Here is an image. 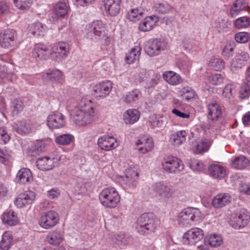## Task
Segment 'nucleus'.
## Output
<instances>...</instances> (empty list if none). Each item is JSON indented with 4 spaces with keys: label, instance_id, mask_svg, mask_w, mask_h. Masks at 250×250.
Segmentation results:
<instances>
[{
    "label": "nucleus",
    "instance_id": "nucleus-48",
    "mask_svg": "<svg viewBox=\"0 0 250 250\" xmlns=\"http://www.w3.org/2000/svg\"><path fill=\"white\" fill-rule=\"evenodd\" d=\"M250 25V18L247 16L240 17L234 21L235 28L241 29L248 27Z\"/></svg>",
    "mask_w": 250,
    "mask_h": 250
},
{
    "label": "nucleus",
    "instance_id": "nucleus-33",
    "mask_svg": "<svg viewBox=\"0 0 250 250\" xmlns=\"http://www.w3.org/2000/svg\"><path fill=\"white\" fill-rule=\"evenodd\" d=\"M163 78L165 81L172 85H178L182 81L181 77L172 71L164 72L163 74Z\"/></svg>",
    "mask_w": 250,
    "mask_h": 250
},
{
    "label": "nucleus",
    "instance_id": "nucleus-49",
    "mask_svg": "<svg viewBox=\"0 0 250 250\" xmlns=\"http://www.w3.org/2000/svg\"><path fill=\"white\" fill-rule=\"evenodd\" d=\"M143 14L142 10L138 8L132 9L128 12L127 17L129 21L135 22L142 18Z\"/></svg>",
    "mask_w": 250,
    "mask_h": 250
},
{
    "label": "nucleus",
    "instance_id": "nucleus-3",
    "mask_svg": "<svg viewBox=\"0 0 250 250\" xmlns=\"http://www.w3.org/2000/svg\"><path fill=\"white\" fill-rule=\"evenodd\" d=\"M99 198L100 203L105 208H114L120 203L121 196L115 188L110 187L102 190Z\"/></svg>",
    "mask_w": 250,
    "mask_h": 250
},
{
    "label": "nucleus",
    "instance_id": "nucleus-5",
    "mask_svg": "<svg viewBox=\"0 0 250 250\" xmlns=\"http://www.w3.org/2000/svg\"><path fill=\"white\" fill-rule=\"evenodd\" d=\"M201 217L200 210L195 208H188L183 209L179 214V223L183 226L190 225L194 221H198Z\"/></svg>",
    "mask_w": 250,
    "mask_h": 250
},
{
    "label": "nucleus",
    "instance_id": "nucleus-47",
    "mask_svg": "<svg viewBox=\"0 0 250 250\" xmlns=\"http://www.w3.org/2000/svg\"><path fill=\"white\" fill-rule=\"evenodd\" d=\"M235 47V45L233 42H228L223 48L222 53L223 56L228 60L232 56Z\"/></svg>",
    "mask_w": 250,
    "mask_h": 250
},
{
    "label": "nucleus",
    "instance_id": "nucleus-28",
    "mask_svg": "<svg viewBox=\"0 0 250 250\" xmlns=\"http://www.w3.org/2000/svg\"><path fill=\"white\" fill-rule=\"evenodd\" d=\"M64 240L62 233L59 230H55L49 232L46 237V241L52 245H59Z\"/></svg>",
    "mask_w": 250,
    "mask_h": 250
},
{
    "label": "nucleus",
    "instance_id": "nucleus-52",
    "mask_svg": "<svg viewBox=\"0 0 250 250\" xmlns=\"http://www.w3.org/2000/svg\"><path fill=\"white\" fill-rule=\"evenodd\" d=\"M15 6L21 10H27L31 6L33 0H13Z\"/></svg>",
    "mask_w": 250,
    "mask_h": 250
},
{
    "label": "nucleus",
    "instance_id": "nucleus-41",
    "mask_svg": "<svg viewBox=\"0 0 250 250\" xmlns=\"http://www.w3.org/2000/svg\"><path fill=\"white\" fill-rule=\"evenodd\" d=\"M13 239L12 232L5 231L2 236L0 247L3 250H8L13 243Z\"/></svg>",
    "mask_w": 250,
    "mask_h": 250
},
{
    "label": "nucleus",
    "instance_id": "nucleus-34",
    "mask_svg": "<svg viewBox=\"0 0 250 250\" xmlns=\"http://www.w3.org/2000/svg\"><path fill=\"white\" fill-rule=\"evenodd\" d=\"M212 143V140L209 138H204L198 142L194 149L195 154H201L207 151Z\"/></svg>",
    "mask_w": 250,
    "mask_h": 250
},
{
    "label": "nucleus",
    "instance_id": "nucleus-32",
    "mask_svg": "<svg viewBox=\"0 0 250 250\" xmlns=\"http://www.w3.org/2000/svg\"><path fill=\"white\" fill-rule=\"evenodd\" d=\"M231 197L228 193H220L215 196L212 200V205L215 208L226 206L231 202Z\"/></svg>",
    "mask_w": 250,
    "mask_h": 250
},
{
    "label": "nucleus",
    "instance_id": "nucleus-1",
    "mask_svg": "<svg viewBox=\"0 0 250 250\" xmlns=\"http://www.w3.org/2000/svg\"><path fill=\"white\" fill-rule=\"evenodd\" d=\"M95 115L91 100L84 97L79 101L76 107L71 113V118L77 125L84 126L92 123Z\"/></svg>",
    "mask_w": 250,
    "mask_h": 250
},
{
    "label": "nucleus",
    "instance_id": "nucleus-29",
    "mask_svg": "<svg viewBox=\"0 0 250 250\" xmlns=\"http://www.w3.org/2000/svg\"><path fill=\"white\" fill-rule=\"evenodd\" d=\"M208 172L209 175L212 177L220 180L224 178L226 175L225 168L218 164L210 165L208 168Z\"/></svg>",
    "mask_w": 250,
    "mask_h": 250
},
{
    "label": "nucleus",
    "instance_id": "nucleus-14",
    "mask_svg": "<svg viewBox=\"0 0 250 250\" xmlns=\"http://www.w3.org/2000/svg\"><path fill=\"white\" fill-rule=\"evenodd\" d=\"M42 77L44 81H49L54 87L61 85L64 81L62 72L58 69L48 70Z\"/></svg>",
    "mask_w": 250,
    "mask_h": 250
},
{
    "label": "nucleus",
    "instance_id": "nucleus-50",
    "mask_svg": "<svg viewBox=\"0 0 250 250\" xmlns=\"http://www.w3.org/2000/svg\"><path fill=\"white\" fill-rule=\"evenodd\" d=\"M155 10L160 14H166L169 13L171 10V6L167 2L156 3L154 5Z\"/></svg>",
    "mask_w": 250,
    "mask_h": 250
},
{
    "label": "nucleus",
    "instance_id": "nucleus-21",
    "mask_svg": "<svg viewBox=\"0 0 250 250\" xmlns=\"http://www.w3.org/2000/svg\"><path fill=\"white\" fill-rule=\"evenodd\" d=\"M249 59V54L246 52H241L236 55L231 62L230 68L232 71L241 68Z\"/></svg>",
    "mask_w": 250,
    "mask_h": 250
},
{
    "label": "nucleus",
    "instance_id": "nucleus-10",
    "mask_svg": "<svg viewBox=\"0 0 250 250\" xmlns=\"http://www.w3.org/2000/svg\"><path fill=\"white\" fill-rule=\"evenodd\" d=\"M250 216L248 211L244 208L240 209L230 219V224L235 229H240L247 226L249 222Z\"/></svg>",
    "mask_w": 250,
    "mask_h": 250
},
{
    "label": "nucleus",
    "instance_id": "nucleus-60",
    "mask_svg": "<svg viewBox=\"0 0 250 250\" xmlns=\"http://www.w3.org/2000/svg\"><path fill=\"white\" fill-rule=\"evenodd\" d=\"M75 5L82 7H86L92 4L95 0H72Z\"/></svg>",
    "mask_w": 250,
    "mask_h": 250
},
{
    "label": "nucleus",
    "instance_id": "nucleus-13",
    "mask_svg": "<svg viewBox=\"0 0 250 250\" xmlns=\"http://www.w3.org/2000/svg\"><path fill=\"white\" fill-rule=\"evenodd\" d=\"M36 198L35 193L31 190L19 194L14 200V204L18 208H26L31 205Z\"/></svg>",
    "mask_w": 250,
    "mask_h": 250
},
{
    "label": "nucleus",
    "instance_id": "nucleus-15",
    "mask_svg": "<svg viewBox=\"0 0 250 250\" xmlns=\"http://www.w3.org/2000/svg\"><path fill=\"white\" fill-rule=\"evenodd\" d=\"M46 123L50 129H59L65 126V118L61 113L54 112L48 116Z\"/></svg>",
    "mask_w": 250,
    "mask_h": 250
},
{
    "label": "nucleus",
    "instance_id": "nucleus-54",
    "mask_svg": "<svg viewBox=\"0 0 250 250\" xmlns=\"http://www.w3.org/2000/svg\"><path fill=\"white\" fill-rule=\"evenodd\" d=\"M188 165L193 171H200L204 169L203 163L197 159H190L188 162Z\"/></svg>",
    "mask_w": 250,
    "mask_h": 250
},
{
    "label": "nucleus",
    "instance_id": "nucleus-56",
    "mask_svg": "<svg viewBox=\"0 0 250 250\" xmlns=\"http://www.w3.org/2000/svg\"><path fill=\"white\" fill-rule=\"evenodd\" d=\"M235 39L238 43H245L247 42L250 39V35L246 32H240L236 34Z\"/></svg>",
    "mask_w": 250,
    "mask_h": 250
},
{
    "label": "nucleus",
    "instance_id": "nucleus-42",
    "mask_svg": "<svg viewBox=\"0 0 250 250\" xmlns=\"http://www.w3.org/2000/svg\"><path fill=\"white\" fill-rule=\"evenodd\" d=\"M23 103L19 99L12 100L10 103L11 114L13 116L17 115L21 112L23 109Z\"/></svg>",
    "mask_w": 250,
    "mask_h": 250
},
{
    "label": "nucleus",
    "instance_id": "nucleus-61",
    "mask_svg": "<svg viewBox=\"0 0 250 250\" xmlns=\"http://www.w3.org/2000/svg\"><path fill=\"white\" fill-rule=\"evenodd\" d=\"M233 90V86L232 84H227L223 90V95L228 98H230L232 95Z\"/></svg>",
    "mask_w": 250,
    "mask_h": 250
},
{
    "label": "nucleus",
    "instance_id": "nucleus-36",
    "mask_svg": "<svg viewBox=\"0 0 250 250\" xmlns=\"http://www.w3.org/2000/svg\"><path fill=\"white\" fill-rule=\"evenodd\" d=\"M141 50L142 48L139 45L133 47L131 50L126 54L125 60L126 62L129 64H132L138 61L140 58Z\"/></svg>",
    "mask_w": 250,
    "mask_h": 250
},
{
    "label": "nucleus",
    "instance_id": "nucleus-58",
    "mask_svg": "<svg viewBox=\"0 0 250 250\" xmlns=\"http://www.w3.org/2000/svg\"><path fill=\"white\" fill-rule=\"evenodd\" d=\"M239 93L240 97L242 99L249 97L250 96V85L244 83L240 87Z\"/></svg>",
    "mask_w": 250,
    "mask_h": 250
},
{
    "label": "nucleus",
    "instance_id": "nucleus-31",
    "mask_svg": "<svg viewBox=\"0 0 250 250\" xmlns=\"http://www.w3.org/2000/svg\"><path fill=\"white\" fill-rule=\"evenodd\" d=\"M140 117V112L136 109H129L124 114L123 119L126 124H133L137 122Z\"/></svg>",
    "mask_w": 250,
    "mask_h": 250
},
{
    "label": "nucleus",
    "instance_id": "nucleus-26",
    "mask_svg": "<svg viewBox=\"0 0 250 250\" xmlns=\"http://www.w3.org/2000/svg\"><path fill=\"white\" fill-rule=\"evenodd\" d=\"M248 7L247 0H236L231 6L230 14L232 17H236Z\"/></svg>",
    "mask_w": 250,
    "mask_h": 250
},
{
    "label": "nucleus",
    "instance_id": "nucleus-24",
    "mask_svg": "<svg viewBox=\"0 0 250 250\" xmlns=\"http://www.w3.org/2000/svg\"><path fill=\"white\" fill-rule=\"evenodd\" d=\"M121 0H104V8L111 16L118 15L120 10Z\"/></svg>",
    "mask_w": 250,
    "mask_h": 250
},
{
    "label": "nucleus",
    "instance_id": "nucleus-57",
    "mask_svg": "<svg viewBox=\"0 0 250 250\" xmlns=\"http://www.w3.org/2000/svg\"><path fill=\"white\" fill-rule=\"evenodd\" d=\"M224 77L221 74L211 75L208 78L209 82L213 85H219L223 82Z\"/></svg>",
    "mask_w": 250,
    "mask_h": 250
},
{
    "label": "nucleus",
    "instance_id": "nucleus-19",
    "mask_svg": "<svg viewBox=\"0 0 250 250\" xmlns=\"http://www.w3.org/2000/svg\"><path fill=\"white\" fill-rule=\"evenodd\" d=\"M16 31L8 29L4 30L0 34V45L2 47L9 48L14 43L16 37Z\"/></svg>",
    "mask_w": 250,
    "mask_h": 250
},
{
    "label": "nucleus",
    "instance_id": "nucleus-18",
    "mask_svg": "<svg viewBox=\"0 0 250 250\" xmlns=\"http://www.w3.org/2000/svg\"><path fill=\"white\" fill-rule=\"evenodd\" d=\"M153 189L154 192L162 199L169 198L173 194L171 188L163 182L155 183L153 186Z\"/></svg>",
    "mask_w": 250,
    "mask_h": 250
},
{
    "label": "nucleus",
    "instance_id": "nucleus-40",
    "mask_svg": "<svg viewBox=\"0 0 250 250\" xmlns=\"http://www.w3.org/2000/svg\"><path fill=\"white\" fill-rule=\"evenodd\" d=\"M205 242L212 247H216L221 245L223 242V239L220 235L211 233L206 236Z\"/></svg>",
    "mask_w": 250,
    "mask_h": 250
},
{
    "label": "nucleus",
    "instance_id": "nucleus-63",
    "mask_svg": "<svg viewBox=\"0 0 250 250\" xmlns=\"http://www.w3.org/2000/svg\"><path fill=\"white\" fill-rule=\"evenodd\" d=\"M172 113L176 116L183 119H188L190 117V114L189 113H184L176 108L172 110Z\"/></svg>",
    "mask_w": 250,
    "mask_h": 250
},
{
    "label": "nucleus",
    "instance_id": "nucleus-17",
    "mask_svg": "<svg viewBox=\"0 0 250 250\" xmlns=\"http://www.w3.org/2000/svg\"><path fill=\"white\" fill-rule=\"evenodd\" d=\"M112 88V83L109 81L99 83L93 87V94L97 98H104L109 95Z\"/></svg>",
    "mask_w": 250,
    "mask_h": 250
},
{
    "label": "nucleus",
    "instance_id": "nucleus-7",
    "mask_svg": "<svg viewBox=\"0 0 250 250\" xmlns=\"http://www.w3.org/2000/svg\"><path fill=\"white\" fill-rule=\"evenodd\" d=\"M60 216L54 210H49L43 212L39 219V225L42 229H50L59 223Z\"/></svg>",
    "mask_w": 250,
    "mask_h": 250
},
{
    "label": "nucleus",
    "instance_id": "nucleus-62",
    "mask_svg": "<svg viewBox=\"0 0 250 250\" xmlns=\"http://www.w3.org/2000/svg\"><path fill=\"white\" fill-rule=\"evenodd\" d=\"M8 189L6 185L0 181V200L5 197L8 193Z\"/></svg>",
    "mask_w": 250,
    "mask_h": 250
},
{
    "label": "nucleus",
    "instance_id": "nucleus-11",
    "mask_svg": "<svg viewBox=\"0 0 250 250\" xmlns=\"http://www.w3.org/2000/svg\"><path fill=\"white\" fill-rule=\"evenodd\" d=\"M204 232L198 228H192L187 231L183 236V243L186 245L194 246L204 237Z\"/></svg>",
    "mask_w": 250,
    "mask_h": 250
},
{
    "label": "nucleus",
    "instance_id": "nucleus-37",
    "mask_svg": "<svg viewBox=\"0 0 250 250\" xmlns=\"http://www.w3.org/2000/svg\"><path fill=\"white\" fill-rule=\"evenodd\" d=\"M68 10V5L64 1H59L54 7V13L57 17H65Z\"/></svg>",
    "mask_w": 250,
    "mask_h": 250
},
{
    "label": "nucleus",
    "instance_id": "nucleus-25",
    "mask_svg": "<svg viewBox=\"0 0 250 250\" xmlns=\"http://www.w3.org/2000/svg\"><path fill=\"white\" fill-rule=\"evenodd\" d=\"M222 115L220 106L216 101L211 102L208 105V118L211 121L217 120Z\"/></svg>",
    "mask_w": 250,
    "mask_h": 250
},
{
    "label": "nucleus",
    "instance_id": "nucleus-4",
    "mask_svg": "<svg viewBox=\"0 0 250 250\" xmlns=\"http://www.w3.org/2000/svg\"><path fill=\"white\" fill-rule=\"evenodd\" d=\"M156 228V220L152 213H143L137 220L136 229L140 234H149L154 232Z\"/></svg>",
    "mask_w": 250,
    "mask_h": 250
},
{
    "label": "nucleus",
    "instance_id": "nucleus-2",
    "mask_svg": "<svg viewBox=\"0 0 250 250\" xmlns=\"http://www.w3.org/2000/svg\"><path fill=\"white\" fill-rule=\"evenodd\" d=\"M84 33L87 39L95 42L107 38L105 25L101 20L94 21L87 24Z\"/></svg>",
    "mask_w": 250,
    "mask_h": 250
},
{
    "label": "nucleus",
    "instance_id": "nucleus-38",
    "mask_svg": "<svg viewBox=\"0 0 250 250\" xmlns=\"http://www.w3.org/2000/svg\"><path fill=\"white\" fill-rule=\"evenodd\" d=\"M2 221L4 223L12 226L16 225L19 219L14 211L12 210H6L2 215Z\"/></svg>",
    "mask_w": 250,
    "mask_h": 250
},
{
    "label": "nucleus",
    "instance_id": "nucleus-35",
    "mask_svg": "<svg viewBox=\"0 0 250 250\" xmlns=\"http://www.w3.org/2000/svg\"><path fill=\"white\" fill-rule=\"evenodd\" d=\"M142 93L138 89H134L127 92L123 97V101L127 104H133L139 100Z\"/></svg>",
    "mask_w": 250,
    "mask_h": 250
},
{
    "label": "nucleus",
    "instance_id": "nucleus-30",
    "mask_svg": "<svg viewBox=\"0 0 250 250\" xmlns=\"http://www.w3.org/2000/svg\"><path fill=\"white\" fill-rule=\"evenodd\" d=\"M158 21V19L155 16L147 17L141 21L139 29L144 32L150 31L156 25Z\"/></svg>",
    "mask_w": 250,
    "mask_h": 250
},
{
    "label": "nucleus",
    "instance_id": "nucleus-12",
    "mask_svg": "<svg viewBox=\"0 0 250 250\" xmlns=\"http://www.w3.org/2000/svg\"><path fill=\"white\" fill-rule=\"evenodd\" d=\"M138 175L136 167H130L127 168L125 176L122 177L124 188L127 190L134 189L137 185Z\"/></svg>",
    "mask_w": 250,
    "mask_h": 250
},
{
    "label": "nucleus",
    "instance_id": "nucleus-20",
    "mask_svg": "<svg viewBox=\"0 0 250 250\" xmlns=\"http://www.w3.org/2000/svg\"><path fill=\"white\" fill-rule=\"evenodd\" d=\"M136 145L139 146L138 148L139 151L143 154L151 151L154 146L152 138L147 135L141 136Z\"/></svg>",
    "mask_w": 250,
    "mask_h": 250
},
{
    "label": "nucleus",
    "instance_id": "nucleus-27",
    "mask_svg": "<svg viewBox=\"0 0 250 250\" xmlns=\"http://www.w3.org/2000/svg\"><path fill=\"white\" fill-rule=\"evenodd\" d=\"M33 178L30 170L27 168H22L17 173L16 180L20 184L26 185L31 183Z\"/></svg>",
    "mask_w": 250,
    "mask_h": 250
},
{
    "label": "nucleus",
    "instance_id": "nucleus-44",
    "mask_svg": "<svg viewBox=\"0 0 250 250\" xmlns=\"http://www.w3.org/2000/svg\"><path fill=\"white\" fill-rule=\"evenodd\" d=\"M74 140V137L72 135L64 134L56 137L55 141L58 145L65 146L69 145Z\"/></svg>",
    "mask_w": 250,
    "mask_h": 250
},
{
    "label": "nucleus",
    "instance_id": "nucleus-39",
    "mask_svg": "<svg viewBox=\"0 0 250 250\" xmlns=\"http://www.w3.org/2000/svg\"><path fill=\"white\" fill-rule=\"evenodd\" d=\"M29 31L33 35L43 36L47 31V27L40 22H35L28 26Z\"/></svg>",
    "mask_w": 250,
    "mask_h": 250
},
{
    "label": "nucleus",
    "instance_id": "nucleus-23",
    "mask_svg": "<svg viewBox=\"0 0 250 250\" xmlns=\"http://www.w3.org/2000/svg\"><path fill=\"white\" fill-rule=\"evenodd\" d=\"M55 160H57V159L54 157L51 158L48 156L40 157L37 160V166L39 169L42 171L50 170L54 167Z\"/></svg>",
    "mask_w": 250,
    "mask_h": 250
},
{
    "label": "nucleus",
    "instance_id": "nucleus-55",
    "mask_svg": "<svg viewBox=\"0 0 250 250\" xmlns=\"http://www.w3.org/2000/svg\"><path fill=\"white\" fill-rule=\"evenodd\" d=\"M210 64L212 69L215 71H220L225 67L224 62L219 58L212 59L210 62Z\"/></svg>",
    "mask_w": 250,
    "mask_h": 250
},
{
    "label": "nucleus",
    "instance_id": "nucleus-6",
    "mask_svg": "<svg viewBox=\"0 0 250 250\" xmlns=\"http://www.w3.org/2000/svg\"><path fill=\"white\" fill-rule=\"evenodd\" d=\"M163 168L170 173H178L184 168L182 161L176 157L169 156L165 157L162 163Z\"/></svg>",
    "mask_w": 250,
    "mask_h": 250
},
{
    "label": "nucleus",
    "instance_id": "nucleus-64",
    "mask_svg": "<svg viewBox=\"0 0 250 250\" xmlns=\"http://www.w3.org/2000/svg\"><path fill=\"white\" fill-rule=\"evenodd\" d=\"M60 194V191L58 189L52 188L47 192L48 197L51 199L58 198Z\"/></svg>",
    "mask_w": 250,
    "mask_h": 250
},
{
    "label": "nucleus",
    "instance_id": "nucleus-9",
    "mask_svg": "<svg viewBox=\"0 0 250 250\" xmlns=\"http://www.w3.org/2000/svg\"><path fill=\"white\" fill-rule=\"evenodd\" d=\"M69 52V45L64 42L54 44L51 49V57L58 62H62L67 57Z\"/></svg>",
    "mask_w": 250,
    "mask_h": 250
},
{
    "label": "nucleus",
    "instance_id": "nucleus-22",
    "mask_svg": "<svg viewBox=\"0 0 250 250\" xmlns=\"http://www.w3.org/2000/svg\"><path fill=\"white\" fill-rule=\"evenodd\" d=\"M32 56L36 60H46L51 56V50L44 44H38L32 51Z\"/></svg>",
    "mask_w": 250,
    "mask_h": 250
},
{
    "label": "nucleus",
    "instance_id": "nucleus-8",
    "mask_svg": "<svg viewBox=\"0 0 250 250\" xmlns=\"http://www.w3.org/2000/svg\"><path fill=\"white\" fill-rule=\"evenodd\" d=\"M167 47V43L158 39H151L147 41L145 46L146 53L150 57L159 55Z\"/></svg>",
    "mask_w": 250,
    "mask_h": 250
},
{
    "label": "nucleus",
    "instance_id": "nucleus-51",
    "mask_svg": "<svg viewBox=\"0 0 250 250\" xmlns=\"http://www.w3.org/2000/svg\"><path fill=\"white\" fill-rule=\"evenodd\" d=\"M13 128L20 134H25L28 132V127L25 120H22L15 123L13 125Z\"/></svg>",
    "mask_w": 250,
    "mask_h": 250
},
{
    "label": "nucleus",
    "instance_id": "nucleus-53",
    "mask_svg": "<svg viewBox=\"0 0 250 250\" xmlns=\"http://www.w3.org/2000/svg\"><path fill=\"white\" fill-rule=\"evenodd\" d=\"M12 162V156L6 150L0 149V163L5 166L10 165Z\"/></svg>",
    "mask_w": 250,
    "mask_h": 250
},
{
    "label": "nucleus",
    "instance_id": "nucleus-43",
    "mask_svg": "<svg viewBox=\"0 0 250 250\" xmlns=\"http://www.w3.org/2000/svg\"><path fill=\"white\" fill-rule=\"evenodd\" d=\"M187 133L185 130L177 131L171 135V139L175 145H179L183 144L186 139Z\"/></svg>",
    "mask_w": 250,
    "mask_h": 250
},
{
    "label": "nucleus",
    "instance_id": "nucleus-59",
    "mask_svg": "<svg viewBox=\"0 0 250 250\" xmlns=\"http://www.w3.org/2000/svg\"><path fill=\"white\" fill-rule=\"evenodd\" d=\"M10 137L5 130L0 127V143L6 144L10 140Z\"/></svg>",
    "mask_w": 250,
    "mask_h": 250
},
{
    "label": "nucleus",
    "instance_id": "nucleus-45",
    "mask_svg": "<svg viewBox=\"0 0 250 250\" xmlns=\"http://www.w3.org/2000/svg\"><path fill=\"white\" fill-rule=\"evenodd\" d=\"M181 97L183 100L189 101L195 97L196 94L195 91L190 87H184L180 91Z\"/></svg>",
    "mask_w": 250,
    "mask_h": 250
},
{
    "label": "nucleus",
    "instance_id": "nucleus-46",
    "mask_svg": "<svg viewBox=\"0 0 250 250\" xmlns=\"http://www.w3.org/2000/svg\"><path fill=\"white\" fill-rule=\"evenodd\" d=\"M249 164V160L244 156H239L233 160L232 166L236 169H243Z\"/></svg>",
    "mask_w": 250,
    "mask_h": 250
},
{
    "label": "nucleus",
    "instance_id": "nucleus-16",
    "mask_svg": "<svg viewBox=\"0 0 250 250\" xmlns=\"http://www.w3.org/2000/svg\"><path fill=\"white\" fill-rule=\"evenodd\" d=\"M119 144L112 136L104 135L98 140V146L102 150L110 151L117 147Z\"/></svg>",
    "mask_w": 250,
    "mask_h": 250
}]
</instances>
